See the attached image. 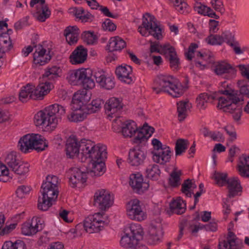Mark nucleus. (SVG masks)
<instances>
[{"label":"nucleus","instance_id":"nucleus-10","mask_svg":"<svg viewBox=\"0 0 249 249\" xmlns=\"http://www.w3.org/2000/svg\"><path fill=\"white\" fill-rule=\"evenodd\" d=\"M89 88H84L82 90L77 91L73 96L71 108L73 110H82L84 106L88 103L91 98V93L87 90Z\"/></svg>","mask_w":249,"mask_h":249},{"label":"nucleus","instance_id":"nucleus-32","mask_svg":"<svg viewBox=\"0 0 249 249\" xmlns=\"http://www.w3.org/2000/svg\"><path fill=\"white\" fill-rule=\"evenodd\" d=\"M138 127L136 123L133 121L125 122L122 126V133L124 137L131 138L137 133Z\"/></svg>","mask_w":249,"mask_h":249},{"label":"nucleus","instance_id":"nucleus-42","mask_svg":"<svg viewBox=\"0 0 249 249\" xmlns=\"http://www.w3.org/2000/svg\"><path fill=\"white\" fill-rule=\"evenodd\" d=\"M225 39H227V35L223 36L211 34L206 38L205 40L208 44L211 45H221L225 41Z\"/></svg>","mask_w":249,"mask_h":249},{"label":"nucleus","instance_id":"nucleus-26","mask_svg":"<svg viewBox=\"0 0 249 249\" xmlns=\"http://www.w3.org/2000/svg\"><path fill=\"white\" fill-rule=\"evenodd\" d=\"M87 173H89V172H83L78 168H75L73 173L69 178V182L71 187L74 188L77 183L85 182L87 178Z\"/></svg>","mask_w":249,"mask_h":249},{"label":"nucleus","instance_id":"nucleus-24","mask_svg":"<svg viewBox=\"0 0 249 249\" xmlns=\"http://www.w3.org/2000/svg\"><path fill=\"white\" fill-rule=\"evenodd\" d=\"M132 72V68L130 66H120L115 71V73L119 79L124 82L129 84L131 81V77L129 75Z\"/></svg>","mask_w":249,"mask_h":249},{"label":"nucleus","instance_id":"nucleus-23","mask_svg":"<svg viewBox=\"0 0 249 249\" xmlns=\"http://www.w3.org/2000/svg\"><path fill=\"white\" fill-rule=\"evenodd\" d=\"M87 50L83 46H78L70 56V61L72 64L84 63L87 58Z\"/></svg>","mask_w":249,"mask_h":249},{"label":"nucleus","instance_id":"nucleus-43","mask_svg":"<svg viewBox=\"0 0 249 249\" xmlns=\"http://www.w3.org/2000/svg\"><path fill=\"white\" fill-rule=\"evenodd\" d=\"M188 101H180L177 103L178 113V120L180 122L183 121L187 117V107H188Z\"/></svg>","mask_w":249,"mask_h":249},{"label":"nucleus","instance_id":"nucleus-6","mask_svg":"<svg viewBox=\"0 0 249 249\" xmlns=\"http://www.w3.org/2000/svg\"><path fill=\"white\" fill-rule=\"evenodd\" d=\"M90 141H87L85 140H82L80 143L81 154L86 156V158H89L91 160L93 158H96L100 154L102 157H105L106 153L107 147L105 145L98 144L97 145H93L90 143Z\"/></svg>","mask_w":249,"mask_h":249},{"label":"nucleus","instance_id":"nucleus-54","mask_svg":"<svg viewBox=\"0 0 249 249\" xmlns=\"http://www.w3.org/2000/svg\"><path fill=\"white\" fill-rule=\"evenodd\" d=\"M102 27L104 30L109 32H113L116 29V25L109 18L106 19Z\"/></svg>","mask_w":249,"mask_h":249},{"label":"nucleus","instance_id":"nucleus-55","mask_svg":"<svg viewBox=\"0 0 249 249\" xmlns=\"http://www.w3.org/2000/svg\"><path fill=\"white\" fill-rule=\"evenodd\" d=\"M169 94L171 95L174 97H178L182 95L183 91L180 89H178L177 85L173 83V85L170 87L169 89V92H167Z\"/></svg>","mask_w":249,"mask_h":249},{"label":"nucleus","instance_id":"nucleus-8","mask_svg":"<svg viewBox=\"0 0 249 249\" xmlns=\"http://www.w3.org/2000/svg\"><path fill=\"white\" fill-rule=\"evenodd\" d=\"M5 162L8 168L18 175H24L29 172L28 164L20 161L13 153L7 155Z\"/></svg>","mask_w":249,"mask_h":249},{"label":"nucleus","instance_id":"nucleus-40","mask_svg":"<svg viewBox=\"0 0 249 249\" xmlns=\"http://www.w3.org/2000/svg\"><path fill=\"white\" fill-rule=\"evenodd\" d=\"M33 85L31 84H27L23 86L19 93V99L22 103L26 102L31 99L30 96L32 94Z\"/></svg>","mask_w":249,"mask_h":249},{"label":"nucleus","instance_id":"nucleus-28","mask_svg":"<svg viewBox=\"0 0 249 249\" xmlns=\"http://www.w3.org/2000/svg\"><path fill=\"white\" fill-rule=\"evenodd\" d=\"M93 77L96 81L103 88L110 90L115 86V82L110 77H106L105 75L99 72L95 73Z\"/></svg>","mask_w":249,"mask_h":249},{"label":"nucleus","instance_id":"nucleus-4","mask_svg":"<svg viewBox=\"0 0 249 249\" xmlns=\"http://www.w3.org/2000/svg\"><path fill=\"white\" fill-rule=\"evenodd\" d=\"M142 20V23L139 26L138 30L142 36H146L148 32V35H151L157 39L162 37L161 29L156 22L157 20L154 16L146 13L143 15Z\"/></svg>","mask_w":249,"mask_h":249},{"label":"nucleus","instance_id":"nucleus-13","mask_svg":"<svg viewBox=\"0 0 249 249\" xmlns=\"http://www.w3.org/2000/svg\"><path fill=\"white\" fill-rule=\"evenodd\" d=\"M34 47L36 48L34 53L33 61L36 67L43 66L48 63L52 58L50 54L51 50L48 49V51L43 48V46L39 44L37 46L35 43L33 42Z\"/></svg>","mask_w":249,"mask_h":249},{"label":"nucleus","instance_id":"nucleus-31","mask_svg":"<svg viewBox=\"0 0 249 249\" xmlns=\"http://www.w3.org/2000/svg\"><path fill=\"white\" fill-rule=\"evenodd\" d=\"M226 184L229 189V196L233 197L239 192L241 191L242 187L237 178L228 179Z\"/></svg>","mask_w":249,"mask_h":249},{"label":"nucleus","instance_id":"nucleus-19","mask_svg":"<svg viewBox=\"0 0 249 249\" xmlns=\"http://www.w3.org/2000/svg\"><path fill=\"white\" fill-rule=\"evenodd\" d=\"M107 152H106L105 157H102L101 154L91 160L92 161V169L89 173L92 174V176H100L102 175L106 171L105 159H107Z\"/></svg>","mask_w":249,"mask_h":249},{"label":"nucleus","instance_id":"nucleus-37","mask_svg":"<svg viewBox=\"0 0 249 249\" xmlns=\"http://www.w3.org/2000/svg\"><path fill=\"white\" fill-rule=\"evenodd\" d=\"M214 71L216 74L219 75L230 72L234 73L236 71L231 65L224 62H221L216 64Z\"/></svg>","mask_w":249,"mask_h":249},{"label":"nucleus","instance_id":"nucleus-29","mask_svg":"<svg viewBox=\"0 0 249 249\" xmlns=\"http://www.w3.org/2000/svg\"><path fill=\"white\" fill-rule=\"evenodd\" d=\"M126 46V42L120 37L116 36L110 38L107 45L109 52L120 51Z\"/></svg>","mask_w":249,"mask_h":249},{"label":"nucleus","instance_id":"nucleus-58","mask_svg":"<svg viewBox=\"0 0 249 249\" xmlns=\"http://www.w3.org/2000/svg\"><path fill=\"white\" fill-rule=\"evenodd\" d=\"M160 47L161 49L160 53L161 54L163 53L165 55V57L171 54L170 52H176L175 48L170 46L169 44H165L162 46L160 45Z\"/></svg>","mask_w":249,"mask_h":249},{"label":"nucleus","instance_id":"nucleus-60","mask_svg":"<svg viewBox=\"0 0 249 249\" xmlns=\"http://www.w3.org/2000/svg\"><path fill=\"white\" fill-rule=\"evenodd\" d=\"M28 25V17H26L16 22L14 25V28L18 31L21 29L24 26Z\"/></svg>","mask_w":249,"mask_h":249},{"label":"nucleus","instance_id":"nucleus-25","mask_svg":"<svg viewBox=\"0 0 249 249\" xmlns=\"http://www.w3.org/2000/svg\"><path fill=\"white\" fill-rule=\"evenodd\" d=\"M80 34L79 29L76 26H69L64 30V35L67 42L71 45L76 43Z\"/></svg>","mask_w":249,"mask_h":249},{"label":"nucleus","instance_id":"nucleus-7","mask_svg":"<svg viewBox=\"0 0 249 249\" xmlns=\"http://www.w3.org/2000/svg\"><path fill=\"white\" fill-rule=\"evenodd\" d=\"M103 214L104 213H97L86 218L83 225L85 230L89 233L98 232L102 230L105 222L101 218Z\"/></svg>","mask_w":249,"mask_h":249},{"label":"nucleus","instance_id":"nucleus-51","mask_svg":"<svg viewBox=\"0 0 249 249\" xmlns=\"http://www.w3.org/2000/svg\"><path fill=\"white\" fill-rule=\"evenodd\" d=\"M34 88L35 87L33 85L32 94H31V96H30L31 99L35 100L43 99L44 96L47 94L45 93L42 90L39 89L37 86L35 89Z\"/></svg>","mask_w":249,"mask_h":249},{"label":"nucleus","instance_id":"nucleus-1","mask_svg":"<svg viewBox=\"0 0 249 249\" xmlns=\"http://www.w3.org/2000/svg\"><path fill=\"white\" fill-rule=\"evenodd\" d=\"M65 113L64 107L54 104L38 111L34 117V122L37 126H50L53 128H55L58 122L60 121L61 116H64Z\"/></svg>","mask_w":249,"mask_h":249},{"label":"nucleus","instance_id":"nucleus-18","mask_svg":"<svg viewBox=\"0 0 249 249\" xmlns=\"http://www.w3.org/2000/svg\"><path fill=\"white\" fill-rule=\"evenodd\" d=\"M154 128L148 126L147 123H145L142 127L138 128L137 131V136L133 140L134 143L136 144H142L145 142L150 138L154 132Z\"/></svg>","mask_w":249,"mask_h":249},{"label":"nucleus","instance_id":"nucleus-33","mask_svg":"<svg viewBox=\"0 0 249 249\" xmlns=\"http://www.w3.org/2000/svg\"><path fill=\"white\" fill-rule=\"evenodd\" d=\"M34 218L32 219V222L24 223L21 228L22 233L25 235H32L36 234L39 230L37 218L35 219V223L34 224Z\"/></svg>","mask_w":249,"mask_h":249},{"label":"nucleus","instance_id":"nucleus-59","mask_svg":"<svg viewBox=\"0 0 249 249\" xmlns=\"http://www.w3.org/2000/svg\"><path fill=\"white\" fill-rule=\"evenodd\" d=\"M31 189L29 187L21 185L19 186L16 190V194L17 196L19 198H22L24 194H28Z\"/></svg>","mask_w":249,"mask_h":249},{"label":"nucleus","instance_id":"nucleus-21","mask_svg":"<svg viewBox=\"0 0 249 249\" xmlns=\"http://www.w3.org/2000/svg\"><path fill=\"white\" fill-rule=\"evenodd\" d=\"M153 160L156 163L164 164L170 161L171 157V151L169 146L164 145V147L158 151H152Z\"/></svg>","mask_w":249,"mask_h":249},{"label":"nucleus","instance_id":"nucleus-45","mask_svg":"<svg viewBox=\"0 0 249 249\" xmlns=\"http://www.w3.org/2000/svg\"><path fill=\"white\" fill-rule=\"evenodd\" d=\"M181 175V171H176L174 170L170 174L169 178V184L170 185L173 187H176L180 184V177Z\"/></svg>","mask_w":249,"mask_h":249},{"label":"nucleus","instance_id":"nucleus-5","mask_svg":"<svg viewBox=\"0 0 249 249\" xmlns=\"http://www.w3.org/2000/svg\"><path fill=\"white\" fill-rule=\"evenodd\" d=\"M120 244L125 248H134L143 237V231L140 225L131 224L126 228Z\"/></svg>","mask_w":249,"mask_h":249},{"label":"nucleus","instance_id":"nucleus-9","mask_svg":"<svg viewBox=\"0 0 249 249\" xmlns=\"http://www.w3.org/2000/svg\"><path fill=\"white\" fill-rule=\"evenodd\" d=\"M37 142L36 134H28L20 138L18 147L20 151L24 153L29 152L30 150L34 149L38 152L42 151L43 148L37 147Z\"/></svg>","mask_w":249,"mask_h":249},{"label":"nucleus","instance_id":"nucleus-30","mask_svg":"<svg viewBox=\"0 0 249 249\" xmlns=\"http://www.w3.org/2000/svg\"><path fill=\"white\" fill-rule=\"evenodd\" d=\"M104 101L99 98L93 100L90 103L86 104L81 110L86 115L95 113L100 110Z\"/></svg>","mask_w":249,"mask_h":249},{"label":"nucleus","instance_id":"nucleus-16","mask_svg":"<svg viewBox=\"0 0 249 249\" xmlns=\"http://www.w3.org/2000/svg\"><path fill=\"white\" fill-rule=\"evenodd\" d=\"M123 106L121 98L112 97L105 105V111L108 116L112 117V115H114L117 117L119 115L118 113L122 110Z\"/></svg>","mask_w":249,"mask_h":249},{"label":"nucleus","instance_id":"nucleus-52","mask_svg":"<svg viewBox=\"0 0 249 249\" xmlns=\"http://www.w3.org/2000/svg\"><path fill=\"white\" fill-rule=\"evenodd\" d=\"M86 114L82 111V113H73L68 115L67 118L71 122H78L82 121L86 117Z\"/></svg>","mask_w":249,"mask_h":249},{"label":"nucleus","instance_id":"nucleus-39","mask_svg":"<svg viewBox=\"0 0 249 249\" xmlns=\"http://www.w3.org/2000/svg\"><path fill=\"white\" fill-rule=\"evenodd\" d=\"M146 177L153 180H157L160 177V170L159 166L156 164H150L146 169Z\"/></svg>","mask_w":249,"mask_h":249},{"label":"nucleus","instance_id":"nucleus-27","mask_svg":"<svg viewBox=\"0 0 249 249\" xmlns=\"http://www.w3.org/2000/svg\"><path fill=\"white\" fill-rule=\"evenodd\" d=\"M237 170L241 176L249 178V156L243 155L239 158Z\"/></svg>","mask_w":249,"mask_h":249},{"label":"nucleus","instance_id":"nucleus-15","mask_svg":"<svg viewBox=\"0 0 249 249\" xmlns=\"http://www.w3.org/2000/svg\"><path fill=\"white\" fill-rule=\"evenodd\" d=\"M127 214L132 220L141 221L145 219L146 215L142 211L140 201L134 199L130 202L127 206Z\"/></svg>","mask_w":249,"mask_h":249},{"label":"nucleus","instance_id":"nucleus-12","mask_svg":"<svg viewBox=\"0 0 249 249\" xmlns=\"http://www.w3.org/2000/svg\"><path fill=\"white\" fill-rule=\"evenodd\" d=\"M146 157V151L142 147V144H138L129 150L128 162L132 166L142 164Z\"/></svg>","mask_w":249,"mask_h":249},{"label":"nucleus","instance_id":"nucleus-63","mask_svg":"<svg viewBox=\"0 0 249 249\" xmlns=\"http://www.w3.org/2000/svg\"><path fill=\"white\" fill-rule=\"evenodd\" d=\"M237 67L239 68L242 75L249 80V66H245L244 65H239Z\"/></svg>","mask_w":249,"mask_h":249},{"label":"nucleus","instance_id":"nucleus-62","mask_svg":"<svg viewBox=\"0 0 249 249\" xmlns=\"http://www.w3.org/2000/svg\"><path fill=\"white\" fill-rule=\"evenodd\" d=\"M16 226L17 224H11L9 225L6 226L0 231V235L3 236L9 234L16 228Z\"/></svg>","mask_w":249,"mask_h":249},{"label":"nucleus","instance_id":"nucleus-49","mask_svg":"<svg viewBox=\"0 0 249 249\" xmlns=\"http://www.w3.org/2000/svg\"><path fill=\"white\" fill-rule=\"evenodd\" d=\"M227 177L228 175L227 173H221L216 171L214 172L213 177L217 184L220 186H223L226 184L228 180Z\"/></svg>","mask_w":249,"mask_h":249},{"label":"nucleus","instance_id":"nucleus-44","mask_svg":"<svg viewBox=\"0 0 249 249\" xmlns=\"http://www.w3.org/2000/svg\"><path fill=\"white\" fill-rule=\"evenodd\" d=\"M189 142L187 140L178 139L177 140L175 145L176 156L181 155L187 149Z\"/></svg>","mask_w":249,"mask_h":249},{"label":"nucleus","instance_id":"nucleus-61","mask_svg":"<svg viewBox=\"0 0 249 249\" xmlns=\"http://www.w3.org/2000/svg\"><path fill=\"white\" fill-rule=\"evenodd\" d=\"M234 93L233 94V96L230 97V105H234L235 107L234 108V107H230V113H233L234 109H236V108H237V104L240 101V99L239 97H237Z\"/></svg>","mask_w":249,"mask_h":249},{"label":"nucleus","instance_id":"nucleus-17","mask_svg":"<svg viewBox=\"0 0 249 249\" xmlns=\"http://www.w3.org/2000/svg\"><path fill=\"white\" fill-rule=\"evenodd\" d=\"M170 77L164 75L158 76L154 81V86L152 88L157 94L161 92H169L170 87L173 85V83L170 80Z\"/></svg>","mask_w":249,"mask_h":249},{"label":"nucleus","instance_id":"nucleus-50","mask_svg":"<svg viewBox=\"0 0 249 249\" xmlns=\"http://www.w3.org/2000/svg\"><path fill=\"white\" fill-rule=\"evenodd\" d=\"M174 4L176 9L180 13L183 14L185 12L188 7V4L184 0H170Z\"/></svg>","mask_w":249,"mask_h":249},{"label":"nucleus","instance_id":"nucleus-35","mask_svg":"<svg viewBox=\"0 0 249 249\" xmlns=\"http://www.w3.org/2000/svg\"><path fill=\"white\" fill-rule=\"evenodd\" d=\"M210 99L214 100L215 97L206 93L200 94L196 99L197 107L199 110H204L207 107V103Z\"/></svg>","mask_w":249,"mask_h":249},{"label":"nucleus","instance_id":"nucleus-20","mask_svg":"<svg viewBox=\"0 0 249 249\" xmlns=\"http://www.w3.org/2000/svg\"><path fill=\"white\" fill-rule=\"evenodd\" d=\"M45 0H31L30 5L31 7H34L35 5L39 3L41 5V9L42 12L37 11L36 14H38L36 19L40 21L44 22L45 20L49 18L51 15V11L49 8L47 4H45ZM36 10H38V6L36 7Z\"/></svg>","mask_w":249,"mask_h":249},{"label":"nucleus","instance_id":"nucleus-56","mask_svg":"<svg viewBox=\"0 0 249 249\" xmlns=\"http://www.w3.org/2000/svg\"><path fill=\"white\" fill-rule=\"evenodd\" d=\"M213 8L216 11L223 13L224 11L223 2L221 0H211Z\"/></svg>","mask_w":249,"mask_h":249},{"label":"nucleus","instance_id":"nucleus-34","mask_svg":"<svg viewBox=\"0 0 249 249\" xmlns=\"http://www.w3.org/2000/svg\"><path fill=\"white\" fill-rule=\"evenodd\" d=\"M62 73V70L59 67L53 66L51 68H48L45 73L42 75V78H48L49 80H55L60 77Z\"/></svg>","mask_w":249,"mask_h":249},{"label":"nucleus","instance_id":"nucleus-41","mask_svg":"<svg viewBox=\"0 0 249 249\" xmlns=\"http://www.w3.org/2000/svg\"><path fill=\"white\" fill-rule=\"evenodd\" d=\"M13 46L10 36L6 33H2L0 36V48L5 52L11 50Z\"/></svg>","mask_w":249,"mask_h":249},{"label":"nucleus","instance_id":"nucleus-11","mask_svg":"<svg viewBox=\"0 0 249 249\" xmlns=\"http://www.w3.org/2000/svg\"><path fill=\"white\" fill-rule=\"evenodd\" d=\"M113 198L110 194L105 190L96 192L94 196L93 205L102 211H105L113 204Z\"/></svg>","mask_w":249,"mask_h":249},{"label":"nucleus","instance_id":"nucleus-53","mask_svg":"<svg viewBox=\"0 0 249 249\" xmlns=\"http://www.w3.org/2000/svg\"><path fill=\"white\" fill-rule=\"evenodd\" d=\"M37 87L39 89L42 90L45 93L47 94L51 89L52 85L45 79L42 78V80L40 81V83Z\"/></svg>","mask_w":249,"mask_h":249},{"label":"nucleus","instance_id":"nucleus-46","mask_svg":"<svg viewBox=\"0 0 249 249\" xmlns=\"http://www.w3.org/2000/svg\"><path fill=\"white\" fill-rule=\"evenodd\" d=\"M218 103L217 104V107H219L220 109H222L223 111L225 112H229L230 107H233L232 105H230V97H227L225 98L223 97H220L218 98ZM233 106H235L234 105ZM235 107H233L234 108Z\"/></svg>","mask_w":249,"mask_h":249},{"label":"nucleus","instance_id":"nucleus-22","mask_svg":"<svg viewBox=\"0 0 249 249\" xmlns=\"http://www.w3.org/2000/svg\"><path fill=\"white\" fill-rule=\"evenodd\" d=\"M80 143L75 136H70L67 140L66 144L67 156L70 158L78 156L80 150Z\"/></svg>","mask_w":249,"mask_h":249},{"label":"nucleus","instance_id":"nucleus-36","mask_svg":"<svg viewBox=\"0 0 249 249\" xmlns=\"http://www.w3.org/2000/svg\"><path fill=\"white\" fill-rule=\"evenodd\" d=\"M170 209L172 213L181 214L185 211L186 204L180 199L174 200L170 203Z\"/></svg>","mask_w":249,"mask_h":249},{"label":"nucleus","instance_id":"nucleus-14","mask_svg":"<svg viewBox=\"0 0 249 249\" xmlns=\"http://www.w3.org/2000/svg\"><path fill=\"white\" fill-rule=\"evenodd\" d=\"M129 184L134 192L142 194L149 187L148 182L143 181L142 176L139 173L130 176Z\"/></svg>","mask_w":249,"mask_h":249},{"label":"nucleus","instance_id":"nucleus-38","mask_svg":"<svg viewBox=\"0 0 249 249\" xmlns=\"http://www.w3.org/2000/svg\"><path fill=\"white\" fill-rule=\"evenodd\" d=\"M88 5L91 7L92 9H97L98 7L100 8V10L103 13V14L108 17L117 18H118V14L113 15L111 13L107 7H104L97 2L96 0H93V1H87Z\"/></svg>","mask_w":249,"mask_h":249},{"label":"nucleus","instance_id":"nucleus-64","mask_svg":"<svg viewBox=\"0 0 249 249\" xmlns=\"http://www.w3.org/2000/svg\"><path fill=\"white\" fill-rule=\"evenodd\" d=\"M193 183L190 179L185 180L182 184L181 192L182 193H186V191L190 190L192 187Z\"/></svg>","mask_w":249,"mask_h":249},{"label":"nucleus","instance_id":"nucleus-57","mask_svg":"<svg viewBox=\"0 0 249 249\" xmlns=\"http://www.w3.org/2000/svg\"><path fill=\"white\" fill-rule=\"evenodd\" d=\"M237 84L240 86V93L249 98V86L245 84L244 81H238Z\"/></svg>","mask_w":249,"mask_h":249},{"label":"nucleus","instance_id":"nucleus-48","mask_svg":"<svg viewBox=\"0 0 249 249\" xmlns=\"http://www.w3.org/2000/svg\"><path fill=\"white\" fill-rule=\"evenodd\" d=\"M81 36L83 40L88 44H93L96 42L98 39L94 32L85 31L82 34Z\"/></svg>","mask_w":249,"mask_h":249},{"label":"nucleus","instance_id":"nucleus-2","mask_svg":"<svg viewBox=\"0 0 249 249\" xmlns=\"http://www.w3.org/2000/svg\"><path fill=\"white\" fill-rule=\"evenodd\" d=\"M58 178L55 176H48L41 187L42 197H39L37 207L41 211H47L52 206V201L56 199L58 194L57 184Z\"/></svg>","mask_w":249,"mask_h":249},{"label":"nucleus","instance_id":"nucleus-47","mask_svg":"<svg viewBox=\"0 0 249 249\" xmlns=\"http://www.w3.org/2000/svg\"><path fill=\"white\" fill-rule=\"evenodd\" d=\"M170 53L171 54L167 55L166 58L170 63V67L174 70H177L180 64L179 59L177 56L176 52Z\"/></svg>","mask_w":249,"mask_h":249},{"label":"nucleus","instance_id":"nucleus-3","mask_svg":"<svg viewBox=\"0 0 249 249\" xmlns=\"http://www.w3.org/2000/svg\"><path fill=\"white\" fill-rule=\"evenodd\" d=\"M71 85H82L84 88H93L95 86L92 78V70L90 69H81L70 71L67 77Z\"/></svg>","mask_w":249,"mask_h":249}]
</instances>
